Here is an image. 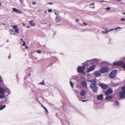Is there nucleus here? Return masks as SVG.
<instances>
[{"instance_id": "nucleus-1", "label": "nucleus", "mask_w": 125, "mask_h": 125, "mask_svg": "<svg viewBox=\"0 0 125 125\" xmlns=\"http://www.w3.org/2000/svg\"><path fill=\"white\" fill-rule=\"evenodd\" d=\"M90 87L92 89V91L94 93H97L98 90V88L97 85V81L94 83L91 84Z\"/></svg>"}, {"instance_id": "nucleus-2", "label": "nucleus", "mask_w": 125, "mask_h": 125, "mask_svg": "<svg viewBox=\"0 0 125 125\" xmlns=\"http://www.w3.org/2000/svg\"><path fill=\"white\" fill-rule=\"evenodd\" d=\"M13 29H14L15 30V31H13L12 30H10V31H11L10 33V34H15V32L19 34V29L18 28V26L16 25H14L13 27Z\"/></svg>"}, {"instance_id": "nucleus-3", "label": "nucleus", "mask_w": 125, "mask_h": 125, "mask_svg": "<svg viewBox=\"0 0 125 125\" xmlns=\"http://www.w3.org/2000/svg\"><path fill=\"white\" fill-rule=\"evenodd\" d=\"M122 91L119 94V96L121 99L125 98V86H123L122 89Z\"/></svg>"}, {"instance_id": "nucleus-4", "label": "nucleus", "mask_w": 125, "mask_h": 125, "mask_svg": "<svg viewBox=\"0 0 125 125\" xmlns=\"http://www.w3.org/2000/svg\"><path fill=\"white\" fill-rule=\"evenodd\" d=\"M110 71V69L107 67H103L100 70V72L102 73H108Z\"/></svg>"}, {"instance_id": "nucleus-5", "label": "nucleus", "mask_w": 125, "mask_h": 125, "mask_svg": "<svg viewBox=\"0 0 125 125\" xmlns=\"http://www.w3.org/2000/svg\"><path fill=\"white\" fill-rule=\"evenodd\" d=\"M117 73L116 70H114L112 71L109 74V76L111 79L115 78L116 75V74Z\"/></svg>"}, {"instance_id": "nucleus-6", "label": "nucleus", "mask_w": 125, "mask_h": 125, "mask_svg": "<svg viewBox=\"0 0 125 125\" xmlns=\"http://www.w3.org/2000/svg\"><path fill=\"white\" fill-rule=\"evenodd\" d=\"M83 64L87 66H88L89 65L94 64L92 59L89 60H87L86 62L83 63Z\"/></svg>"}, {"instance_id": "nucleus-7", "label": "nucleus", "mask_w": 125, "mask_h": 125, "mask_svg": "<svg viewBox=\"0 0 125 125\" xmlns=\"http://www.w3.org/2000/svg\"><path fill=\"white\" fill-rule=\"evenodd\" d=\"M99 85L104 90L107 89L108 88V85L103 83H100Z\"/></svg>"}, {"instance_id": "nucleus-8", "label": "nucleus", "mask_w": 125, "mask_h": 125, "mask_svg": "<svg viewBox=\"0 0 125 125\" xmlns=\"http://www.w3.org/2000/svg\"><path fill=\"white\" fill-rule=\"evenodd\" d=\"M113 92V91L111 88H110L105 91V95H109L110 94H112Z\"/></svg>"}, {"instance_id": "nucleus-9", "label": "nucleus", "mask_w": 125, "mask_h": 125, "mask_svg": "<svg viewBox=\"0 0 125 125\" xmlns=\"http://www.w3.org/2000/svg\"><path fill=\"white\" fill-rule=\"evenodd\" d=\"M77 71L78 73H81L84 74L85 72L83 70L82 66H79L77 68Z\"/></svg>"}, {"instance_id": "nucleus-10", "label": "nucleus", "mask_w": 125, "mask_h": 125, "mask_svg": "<svg viewBox=\"0 0 125 125\" xmlns=\"http://www.w3.org/2000/svg\"><path fill=\"white\" fill-rule=\"evenodd\" d=\"M95 65H94L90 67L88 70L87 71V73H89L90 72L94 70L95 69Z\"/></svg>"}, {"instance_id": "nucleus-11", "label": "nucleus", "mask_w": 125, "mask_h": 125, "mask_svg": "<svg viewBox=\"0 0 125 125\" xmlns=\"http://www.w3.org/2000/svg\"><path fill=\"white\" fill-rule=\"evenodd\" d=\"M94 75L95 77H97L100 76L101 75V74L98 71H97L94 72Z\"/></svg>"}, {"instance_id": "nucleus-12", "label": "nucleus", "mask_w": 125, "mask_h": 125, "mask_svg": "<svg viewBox=\"0 0 125 125\" xmlns=\"http://www.w3.org/2000/svg\"><path fill=\"white\" fill-rule=\"evenodd\" d=\"M5 92V90L3 88L0 87V94L4 95Z\"/></svg>"}, {"instance_id": "nucleus-13", "label": "nucleus", "mask_w": 125, "mask_h": 125, "mask_svg": "<svg viewBox=\"0 0 125 125\" xmlns=\"http://www.w3.org/2000/svg\"><path fill=\"white\" fill-rule=\"evenodd\" d=\"M113 96L112 95H109L105 97V99L108 101H111L113 98Z\"/></svg>"}, {"instance_id": "nucleus-14", "label": "nucleus", "mask_w": 125, "mask_h": 125, "mask_svg": "<svg viewBox=\"0 0 125 125\" xmlns=\"http://www.w3.org/2000/svg\"><path fill=\"white\" fill-rule=\"evenodd\" d=\"M96 78H95L94 79H92V80H89L88 81V82H90L92 83H94L95 82H96L97 81L96 80Z\"/></svg>"}, {"instance_id": "nucleus-15", "label": "nucleus", "mask_w": 125, "mask_h": 125, "mask_svg": "<svg viewBox=\"0 0 125 125\" xmlns=\"http://www.w3.org/2000/svg\"><path fill=\"white\" fill-rule=\"evenodd\" d=\"M92 60H93V62L94 63V64H97L99 61L101 60L100 59H92Z\"/></svg>"}, {"instance_id": "nucleus-16", "label": "nucleus", "mask_w": 125, "mask_h": 125, "mask_svg": "<svg viewBox=\"0 0 125 125\" xmlns=\"http://www.w3.org/2000/svg\"><path fill=\"white\" fill-rule=\"evenodd\" d=\"M103 95L102 94L99 95L97 97V98L98 100H102L103 99Z\"/></svg>"}, {"instance_id": "nucleus-17", "label": "nucleus", "mask_w": 125, "mask_h": 125, "mask_svg": "<svg viewBox=\"0 0 125 125\" xmlns=\"http://www.w3.org/2000/svg\"><path fill=\"white\" fill-rule=\"evenodd\" d=\"M81 84L82 86L84 87H87V84L86 82L82 81L81 82Z\"/></svg>"}, {"instance_id": "nucleus-18", "label": "nucleus", "mask_w": 125, "mask_h": 125, "mask_svg": "<svg viewBox=\"0 0 125 125\" xmlns=\"http://www.w3.org/2000/svg\"><path fill=\"white\" fill-rule=\"evenodd\" d=\"M61 21V19L60 17L58 15H57L56 18V22H59Z\"/></svg>"}, {"instance_id": "nucleus-19", "label": "nucleus", "mask_w": 125, "mask_h": 125, "mask_svg": "<svg viewBox=\"0 0 125 125\" xmlns=\"http://www.w3.org/2000/svg\"><path fill=\"white\" fill-rule=\"evenodd\" d=\"M80 94L82 96H84L86 94V92L84 90H82Z\"/></svg>"}, {"instance_id": "nucleus-20", "label": "nucleus", "mask_w": 125, "mask_h": 125, "mask_svg": "<svg viewBox=\"0 0 125 125\" xmlns=\"http://www.w3.org/2000/svg\"><path fill=\"white\" fill-rule=\"evenodd\" d=\"M101 63L102 64L106 65H109L110 64L109 62L106 61H102L101 62Z\"/></svg>"}, {"instance_id": "nucleus-21", "label": "nucleus", "mask_w": 125, "mask_h": 125, "mask_svg": "<svg viewBox=\"0 0 125 125\" xmlns=\"http://www.w3.org/2000/svg\"><path fill=\"white\" fill-rule=\"evenodd\" d=\"M118 61V66H121L122 67L124 63V62L123 61Z\"/></svg>"}, {"instance_id": "nucleus-22", "label": "nucleus", "mask_w": 125, "mask_h": 125, "mask_svg": "<svg viewBox=\"0 0 125 125\" xmlns=\"http://www.w3.org/2000/svg\"><path fill=\"white\" fill-rule=\"evenodd\" d=\"M5 90L6 93H8L7 95L11 94L9 88H6Z\"/></svg>"}, {"instance_id": "nucleus-23", "label": "nucleus", "mask_w": 125, "mask_h": 125, "mask_svg": "<svg viewBox=\"0 0 125 125\" xmlns=\"http://www.w3.org/2000/svg\"><path fill=\"white\" fill-rule=\"evenodd\" d=\"M29 22L31 26H35V25L34 23L33 20L30 21Z\"/></svg>"}, {"instance_id": "nucleus-24", "label": "nucleus", "mask_w": 125, "mask_h": 125, "mask_svg": "<svg viewBox=\"0 0 125 125\" xmlns=\"http://www.w3.org/2000/svg\"><path fill=\"white\" fill-rule=\"evenodd\" d=\"M13 11L14 12H15L17 13H18V10L15 8H13L12 9Z\"/></svg>"}, {"instance_id": "nucleus-25", "label": "nucleus", "mask_w": 125, "mask_h": 125, "mask_svg": "<svg viewBox=\"0 0 125 125\" xmlns=\"http://www.w3.org/2000/svg\"><path fill=\"white\" fill-rule=\"evenodd\" d=\"M6 106L5 105H2L0 107V110H1L4 109Z\"/></svg>"}, {"instance_id": "nucleus-26", "label": "nucleus", "mask_w": 125, "mask_h": 125, "mask_svg": "<svg viewBox=\"0 0 125 125\" xmlns=\"http://www.w3.org/2000/svg\"><path fill=\"white\" fill-rule=\"evenodd\" d=\"M113 65L115 66H118V61H115L113 63Z\"/></svg>"}, {"instance_id": "nucleus-27", "label": "nucleus", "mask_w": 125, "mask_h": 125, "mask_svg": "<svg viewBox=\"0 0 125 125\" xmlns=\"http://www.w3.org/2000/svg\"><path fill=\"white\" fill-rule=\"evenodd\" d=\"M118 84L117 83H112L111 85L113 87H115L118 85Z\"/></svg>"}, {"instance_id": "nucleus-28", "label": "nucleus", "mask_w": 125, "mask_h": 125, "mask_svg": "<svg viewBox=\"0 0 125 125\" xmlns=\"http://www.w3.org/2000/svg\"><path fill=\"white\" fill-rule=\"evenodd\" d=\"M79 76L77 75H75L74 76H73L72 77V78L73 79L76 80V79L77 78H79Z\"/></svg>"}, {"instance_id": "nucleus-29", "label": "nucleus", "mask_w": 125, "mask_h": 125, "mask_svg": "<svg viewBox=\"0 0 125 125\" xmlns=\"http://www.w3.org/2000/svg\"><path fill=\"white\" fill-rule=\"evenodd\" d=\"M53 61L54 62H55L56 61L58 60V59L55 57H52Z\"/></svg>"}, {"instance_id": "nucleus-30", "label": "nucleus", "mask_w": 125, "mask_h": 125, "mask_svg": "<svg viewBox=\"0 0 125 125\" xmlns=\"http://www.w3.org/2000/svg\"><path fill=\"white\" fill-rule=\"evenodd\" d=\"M115 104L117 106H118L119 104V103L118 101H116L115 102Z\"/></svg>"}, {"instance_id": "nucleus-31", "label": "nucleus", "mask_w": 125, "mask_h": 125, "mask_svg": "<svg viewBox=\"0 0 125 125\" xmlns=\"http://www.w3.org/2000/svg\"><path fill=\"white\" fill-rule=\"evenodd\" d=\"M109 32L108 30L103 31L102 32V33L103 34H107Z\"/></svg>"}, {"instance_id": "nucleus-32", "label": "nucleus", "mask_w": 125, "mask_h": 125, "mask_svg": "<svg viewBox=\"0 0 125 125\" xmlns=\"http://www.w3.org/2000/svg\"><path fill=\"white\" fill-rule=\"evenodd\" d=\"M94 3H92L91 4H90V7L91 8H94L95 7H91V6H93V5H94Z\"/></svg>"}, {"instance_id": "nucleus-33", "label": "nucleus", "mask_w": 125, "mask_h": 125, "mask_svg": "<svg viewBox=\"0 0 125 125\" xmlns=\"http://www.w3.org/2000/svg\"><path fill=\"white\" fill-rule=\"evenodd\" d=\"M39 84L41 85H44L45 84V83L43 81L42 82L40 83Z\"/></svg>"}, {"instance_id": "nucleus-34", "label": "nucleus", "mask_w": 125, "mask_h": 125, "mask_svg": "<svg viewBox=\"0 0 125 125\" xmlns=\"http://www.w3.org/2000/svg\"><path fill=\"white\" fill-rule=\"evenodd\" d=\"M70 84L71 85V87L72 88H73V83L72 82H71V81H70Z\"/></svg>"}, {"instance_id": "nucleus-35", "label": "nucleus", "mask_w": 125, "mask_h": 125, "mask_svg": "<svg viewBox=\"0 0 125 125\" xmlns=\"http://www.w3.org/2000/svg\"><path fill=\"white\" fill-rule=\"evenodd\" d=\"M121 28L120 27H117L116 28H114V30H117L118 29H121Z\"/></svg>"}, {"instance_id": "nucleus-36", "label": "nucleus", "mask_w": 125, "mask_h": 125, "mask_svg": "<svg viewBox=\"0 0 125 125\" xmlns=\"http://www.w3.org/2000/svg\"><path fill=\"white\" fill-rule=\"evenodd\" d=\"M122 67L123 68V69L125 71V63H124L123 65V66H122Z\"/></svg>"}, {"instance_id": "nucleus-37", "label": "nucleus", "mask_w": 125, "mask_h": 125, "mask_svg": "<svg viewBox=\"0 0 125 125\" xmlns=\"http://www.w3.org/2000/svg\"><path fill=\"white\" fill-rule=\"evenodd\" d=\"M4 98V96L3 95H0V99H2Z\"/></svg>"}, {"instance_id": "nucleus-38", "label": "nucleus", "mask_w": 125, "mask_h": 125, "mask_svg": "<svg viewBox=\"0 0 125 125\" xmlns=\"http://www.w3.org/2000/svg\"><path fill=\"white\" fill-rule=\"evenodd\" d=\"M20 2L21 4H23V0H20Z\"/></svg>"}, {"instance_id": "nucleus-39", "label": "nucleus", "mask_w": 125, "mask_h": 125, "mask_svg": "<svg viewBox=\"0 0 125 125\" xmlns=\"http://www.w3.org/2000/svg\"><path fill=\"white\" fill-rule=\"evenodd\" d=\"M110 9V7H106V10H109Z\"/></svg>"}, {"instance_id": "nucleus-40", "label": "nucleus", "mask_w": 125, "mask_h": 125, "mask_svg": "<svg viewBox=\"0 0 125 125\" xmlns=\"http://www.w3.org/2000/svg\"><path fill=\"white\" fill-rule=\"evenodd\" d=\"M3 82V80H2V79L1 78V76L0 75V82H1V83H2Z\"/></svg>"}, {"instance_id": "nucleus-41", "label": "nucleus", "mask_w": 125, "mask_h": 125, "mask_svg": "<svg viewBox=\"0 0 125 125\" xmlns=\"http://www.w3.org/2000/svg\"><path fill=\"white\" fill-rule=\"evenodd\" d=\"M85 68V66L84 65H83V66H82V68L83 70H84V69Z\"/></svg>"}, {"instance_id": "nucleus-42", "label": "nucleus", "mask_w": 125, "mask_h": 125, "mask_svg": "<svg viewBox=\"0 0 125 125\" xmlns=\"http://www.w3.org/2000/svg\"><path fill=\"white\" fill-rule=\"evenodd\" d=\"M23 43L22 45V46H24L26 45L25 42L24 41H23Z\"/></svg>"}, {"instance_id": "nucleus-43", "label": "nucleus", "mask_w": 125, "mask_h": 125, "mask_svg": "<svg viewBox=\"0 0 125 125\" xmlns=\"http://www.w3.org/2000/svg\"><path fill=\"white\" fill-rule=\"evenodd\" d=\"M52 11V10L51 9H49L48 10V12H51Z\"/></svg>"}, {"instance_id": "nucleus-44", "label": "nucleus", "mask_w": 125, "mask_h": 125, "mask_svg": "<svg viewBox=\"0 0 125 125\" xmlns=\"http://www.w3.org/2000/svg\"><path fill=\"white\" fill-rule=\"evenodd\" d=\"M18 13H19L20 14H21V13H22V12H21V11L20 10H18Z\"/></svg>"}, {"instance_id": "nucleus-45", "label": "nucleus", "mask_w": 125, "mask_h": 125, "mask_svg": "<svg viewBox=\"0 0 125 125\" xmlns=\"http://www.w3.org/2000/svg\"><path fill=\"white\" fill-rule=\"evenodd\" d=\"M37 53H41V51L40 50H38L37 51Z\"/></svg>"}, {"instance_id": "nucleus-46", "label": "nucleus", "mask_w": 125, "mask_h": 125, "mask_svg": "<svg viewBox=\"0 0 125 125\" xmlns=\"http://www.w3.org/2000/svg\"><path fill=\"white\" fill-rule=\"evenodd\" d=\"M114 30V29H110L109 30H108V31L109 32H110V31H113Z\"/></svg>"}, {"instance_id": "nucleus-47", "label": "nucleus", "mask_w": 125, "mask_h": 125, "mask_svg": "<svg viewBox=\"0 0 125 125\" xmlns=\"http://www.w3.org/2000/svg\"><path fill=\"white\" fill-rule=\"evenodd\" d=\"M80 100L82 101L83 102H84L86 101H87V100Z\"/></svg>"}, {"instance_id": "nucleus-48", "label": "nucleus", "mask_w": 125, "mask_h": 125, "mask_svg": "<svg viewBox=\"0 0 125 125\" xmlns=\"http://www.w3.org/2000/svg\"><path fill=\"white\" fill-rule=\"evenodd\" d=\"M79 19H76V22H79Z\"/></svg>"}, {"instance_id": "nucleus-49", "label": "nucleus", "mask_w": 125, "mask_h": 125, "mask_svg": "<svg viewBox=\"0 0 125 125\" xmlns=\"http://www.w3.org/2000/svg\"><path fill=\"white\" fill-rule=\"evenodd\" d=\"M120 20L122 21H125V19L124 18H122Z\"/></svg>"}, {"instance_id": "nucleus-50", "label": "nucleus", "mask_w": 125, "mask_h": 125, "mask_svg": "<svg viewBox=\"0 0 125 125\" xmlns=\"http://www.w3.org/2000/svg\"><path fill=\"white\" fill-rule=\"evenodd\" d=\"M83 23L84 25H87V23H85L84 22H83Z\"/></svg>"}, {"instance_id": "nucleus-51", "label": "nucleus", "mask_w": 125, "mask_h": 125, "mask_svg": "<svg viewBox=\"0 0 125 125\" xmlns=\"http://www.w3.org/2000/svg\"><path fill=\"white\" fill-rule=\"evenodd\" d=\"M45 110L46 112L47 113V112H48V111H47V109L46 108H45Z\"/></svg>"}, {"instance_id": "nucleus-52", "label": "nucleus", "mask_w": 125, "mask_h": 125, "mask_svg": "<svg viewBox=\"0 0 125 125\" xmlns=\"http://www.w3.org/2000/svg\"><path fill=\"white\" fill-rule=\"evenodd\" d=\"M36 2H33L32 3V4L34 5V4H36Z\"/></svg>"}, {"instance_id": "nucleus-53", "label": "nucleus", "mask_w": 125, "mask_h": 125, "mask_svg": "<svg viewBox=\"0 0 125 125\" xmlns=\"http://www.w3.org/2000/svg\"><path fill=\"white\" fill-rule=\"evenodd\" d=\"M42 106L44 109H45V108H46L42 104Z\"/></svg>"}, {"instance_id": "nucleus-54", "label": "nucleus", "mask_w": 125, "mask_h": 125, "mask_svg": "<svg viewBox=\"0 0 125 125\" xmlns=\"http://www.w3.org/2000/svg\"><path fill=\"white\" fill-rule=\"evenodd\" d=\"M11 58V56L10 55H9V56H8V58L9 59H10Z\"/></svg>"}, {"instance_id": "nucleus-55", "label": "nucleus", "mask_w": 125, "mask_h": 125, "mask_svg": "<svg viewBox=\"0 0 125 125\" xmlns=\"http://www.w3.org/2000/svg\"><path fill=\"white\" fill-rule=\"evenodd\" d=\"M26 27L27 28H30V27L29 26H26Z\"/></svg>"}, {"instance_id": "nucleus-56", "label": "nucleus", "mask_w": 125, "mask_h": 125, "mask_svg": "<svg viewBox=\"0 0 125 125\" xmlns=\"http://www.w3.org/2000/svg\"><path fill=\"white\" fill-rule=\"evenodd\" d=\"M48 4H50V5H52L53 4V3H49Z\"/></svg>"}, {"instance_id": "nucleus-57", "label": "nucleus", "mask_w": 125, "mask_h": 125, "mask_svg": "<svg viewBox=\"0 0 125 125\" xmlns=\"http://www.w3.org/2000/svg\"><path fill=\"white\" fill-rule=\"evenodd\" d=\"M20 40H21V41H22V42H23V41H24L23 40V39H20Z\"/></svg>"}, {"instance_id": "nucleus-58", "label": "nucleus", "mask_w": 125, "mask_h": 125, "mask_svg": "<svg viewBox=\"0 0 125 125\" xmlns=\"http://www.w3.org/2000/svg\"><path fill=\"white\" fill-rule=\"evenodd\" d=\"M23 25H24V26H25V23H23Z\"/></svg>"}, {"instance_id": "nucleus-59", "label": "nucleus", "mask_w": 125, "mask_h": 125, "mask_svg": "<svg viewBox=\"0 0 125 125\" xmlns=\"http://www.w3.org/2000/svg\"><path fill=\"white\" fill-rule=\"evenodd\" d=\"M30 74H31L30 73H29L28 74V76H29V77L30 76Z\"/></svg>"}, {"instance_id": "nucleus-60", "label": "nucleus", "mask_w": 125, "mask_h": 125, "mask_svg": "<svg viewBox=\"0 0 125 125\" xmlns=\"http://www.w3.org/2000/svg\"><path fill=\"white\" fill-rule=\"evenodd\" d=\"M104 2V0H102V1H101V2Z\"/></svg>"}, {"instance_id": "nucleus-61", "label": "nucleus", "mask_w": 125, "mask_h": 125, "mask_svg": "<svg viewBox=\"0 0 125 125\" xmlns=\"http://www.w3.org/2000/svg\"><path fill=\"white\" fill-rule=\"evenodd\" d=\"M55 14L56 15H57V13L56 12H55Z\"/></svg>"}, {"instance_id": "nucleus-62", "label": "nucleus", "mask_w": 125, "mask_h": 125, "mask_svg": "<svg viewBox=\"0 0 125 125\" xmlns=\"http://www.w3.org/2000/svg\"><path fill=\"white\" fill-rule=\"evenodd\" d=\"M116 0L118 1H121L122 0Z\"/></svg>"}, {"instance_id": "nucleus-63", "label": "nucleus", "mask_w": 125, "mask_h": 125, "mask_svg": "<svg viewBox=\"0 0 125 125\" xmlns=\"http://www.w3.org/2000/svg\"><path fill=\"white\" fill-rule=\"evenodd\" d=\"M2 25H5V24L4 23H2Z\"/></svg>"}, {"instance_id": "nucleus-64", "label": "nucleus", "mask_w": 125, "mask_h": 125, "mask_svg": "<svg viewBox=\"0 0 125 125\" xmlns=\"http://www.w3.org/2000/svg\"><path fill=\"white\" fill-rule=\"evenodd\" d=\"M44 13H47V10L46 11H44Z\"/></svg>"}]
</instances>
